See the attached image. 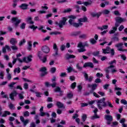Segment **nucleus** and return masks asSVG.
Segmentation results:
<instances>
[{
    "instance_id": "8fccbe9b",
    "label": "nucleus",
    "mask_w": 127,
    "mask_h": 127,
    "mask_svg": "<svg viewBox=\"0 0 127 127\" xmlns=\"http://www.w3.org/2000/svg\"><path fill=\"white\" fill-rule=\"evenodd\" d=\"M79 37L82 39H85V38H87V35L86 34H82L79 35Z\"/></svg>"
},
{
    "instance_id": "dca6fc26",
    "label": "nucleus",
    "mask_w": 127,
    "mask_h": 127,
    "mask_svg": "<svg viewBox=\"0 0 127 127\" xmlns=\"http://www.w3.org/2000/svg\"><path fill=\"white\" fill-rule=\"evenodd\" d=\"M76 57L74 55H70L68 53L66 54L65 55V58L66 60H69V59H74Z\"/></svg>"
},
{
    "instance_id": "0e129e2a",
    "label": "nucleus",
    "mask_w": 127,
    "mask_h": 127,
    "mask_svg": "<svg viewBox=\"0 0 127 127\" xmlns=\"http://www.w3.org/2000/svg\"><path fill=\"white\" fill-rule=\"evenodd\" d=\"M76 82H73L71 84L70 87L71 89H75L76 88Z\"/></svg>"
},
{
    "instance_id": "4468645a",
    "label": "nucleus",
    "mask_w": 127,
    "mask_h": 127,
    "mask_svg": "<svg viewBox=\"0 0 127 127\" xmlns=\"http://www.w3.org/2000/svg\"><path fill=\"white\" fill-rule=\"evenodd\" d=\"M16 96H17V92H16V91H14L9 95L10 99H11L12 101H14V97H16Z\"/></svg>"
},
{
    "instance_id": "2eb2a0df",
    "label": "nucleus",
    "mask_w": 127,
    "mask_h": 127,
    "mask_svg": "<svg viewBox=\"0 0 127 127\" xmlns=\"http://www.w3.org/2000/svg\"><path fill=\"white\" fill-rule=\"evenodd\" d=\"M106 50L111 54V56L115 55V50L114 49H111L110 47L108 46L106 47Z\"/></svg>"
},
{
    "instance_id": "6ab92c4d",
    "label": "nucleus",
    "mask_w": 127,
    "mask_h": 127,
    "mask_svg": "<svg viewBox=\"0 0 127 127\" xmlns=\"http://www.w3.org/2000/svg\"><path fill=\"white\" fill-rule=\"evenodd\" d=\"M112 68H115V65H111L108 66V67H107L106 68H105V71L106 73H110V72H111V71H112Z\"/></svg>"
},
{
    "instance_id": "680f3d73",
    "label": "nucleus",
    "mask_w": 127,
    "mask_h": 127,
    "mask_svg": "<svg viewBox=\"0 0 127 127\" xmlns=\"http://www.w3.org/2000/svg\"><path fill=\"white\" fill-rule=\"evenodd\" d=\"M54 91L55 92H59L60 93H61V88L59 87H57Z\"/></svg>"
},
{
    "instance_id": "7ed1b4c3",
    "label": "nucleus",
    "mask_w": 127,
    "mask_h": 127,
    "mask_svg": "<svg viewBox=\"0 0 127 127\" xmlns=\"http://www.w3.org/2000/svg\"><path fill=\"white\" fill-rule=\"evenodd\" d=\"M105 101H106V98H103L97 101V106L99 110L103 109V107H107V104Z\"/></svg>"
},
{
    "instance_id": "a211bd4d",
    "label": "nucleus",
    "mask_w": 127,
    "mask_h": 127,
    "mask_svg": "<svg viewBox=\"0 0 127 127\" xmlns=\"http://www.w3.org/2000/svg\"><path fill=\"white\" fill-rule=\"evenodd\" d=\"M56 106H58L59 109H65V106H64V104L61 102H57Z\"/></svg>"
},
{
    "instance_id": "4d7b16f0",
    "label": "nucleus",
    "mask_w": 127,
    "mask_h": 127,
    "mask_svg": "<svg viewBox=\"0 0 127 127\" xmlns=\"http://www.w3.org/2000/svg\"><path fill=\"white\" fill-rule=\"evenodd\" d=\"M26 25V24H25V23H22L21 26H20V28H21V29H25Z\"/></svg>"
},
{
    "instance_id": "a18cd8bd",
    "label": "nucleus",
    "mask_w": 127,
    "mask_h": 127,
    "mask_svg": "<svg viewBox=\"0 0 127 127\" xmlns=\"http://www.w3.org/2000/svg\"><path fill=\"white\" fill-rule=\"evenodd\" d=\"M16 72L18 73H20V68L19 67H17V68H15L14 70V74H15V73H16Z\"/></svg>"
},
{
    "instance_id": "bb28decb",
    "label": "nucleus",
    "mask_w": 127,
    "mask_h": 127,
    "mask_svg": "<svg viewBox=\"0 0 127 127\" xmlns=\"http://www.w3.org/2000/svg\"><path fill=\"white\" fill-rule=\"evenodd\" d=\"M17 60H18V61L20 62V63H22L23 62V61H22V60H21L20 59H19L18 58L17 59H14V60L12 61L13 65H14V64H15V63H16Z\"/></svg>"
},
{
    "instance_id": "1a4fd4ad",
    "label": "nucleus",
    "mask_w": 127,
    "mask_h": 127,
    "mask_svg": "<svg viewBox=\"0 0 127 127\" xmlns=\"http://www.w3.org/2000/svg\"><path fill=\"white\" fill-rule=\"evenodd\" d=\"M93 113H94V115L90 117L91 120H94L96 119H100V116L97 114L98 113V108H95V110H93Z\"/></svg>"
},
{
    "instance_id": "39448f33",
    "label": "nucleus",
    "mask_w": 127,
    "mask_h": 127,
    "mask_svg": "<svg viewBox=\"0 0 127 127\" xmlns=\"http://www.w3.org/2000/svg\"><path fill=\"white\" fill-rule=\"evenodd\" d=\"M52 83L51 84H49V82H46V87H49V86H51L52 88H55V87H56V86L57 85V82H56V76H54L53 77V78L52 79Z\"/></svg>"
},
{
    "instance_id": "49530a36",
    "label": "nucleus",
    "mask_w": 127,
    "mask_h": 127,
    "mask_svg": "<svg viewBox=\"0 0 127 127\" xmlns=\"http://www.w3.org/2000/svg\"><path fill=\"white\" fill-rule=\"evenodd\" d=\"M38 56L39 59H41L42 58V57L43 56V53H42V52H39L38 54Z\"/></svg>"
},
{
    "instance_id": "bf43d9fd",
    "label": "nucleus",
    "mask_w": 127,
    "mask_h": 127,
    "mask_svg": "<svg viewBox=\"0 0 127 127\" xmlns=\"http://www.w3.org/2000/svg\"><path fill=\"white\" fill-rule=\"evenodd\" d=\"M99 54H100V52L99 51L94 52L92 53V55H93V56H98Z\"/></svg>"
},
{
    "instance_id": "774afa93",
    "label": "nucleus",
    "mask_w": 127,
    "mask_h": 127,
    "mask_svg": "<svg viewBox=\"0 0 127 127\" xmlns=\"http://www.w3.org/2000/svg\"><path fill=\"white\" fill-rule=\"evenodd\" d=\"M3 71H1L0 72V78L2 79L3 80Z\"/></svg>"
},
{
    "instance_id": "412c9836",
    "label": "nucleus",
    "mask_w": 127,
    "mask_h": 127,
    "mask_svg": "<svg viewBox=\"0 0 127 127\" xmlns=\"http://www.w3.org/2000/svg\"><path fill=\"white\" fill-rule=\"evenodd\" d=\"M19 7H20V8L23 9V10H25V9H26L27 7H28V4L26 3H22L21 4V5L19 6Z\"/></svg>"
},
{
    "instance_id": "f8f14e48",
    "label": "nucleus",
    "mask_w": 127,
    "mask_h": 127,
    "mask_svg": "<svg viewBox=\"0 0 127 127\" xmlns=\"http://www.w3.org/2000/svg\"><path fill=\"white\" fill-rule=\"evenodd\" d=\"M42 51L44 53L47 54V53H49L50 51V49L47 46H44L42 47Z\"/></svg>"
},
{
    "instance_id": "9b49d317",
    "label": "nucleus",
    "mask_w": 127,
    "mask_h": 127,
    "mask_svg": "<svg viewBox=\"0 0 127 127\" xmlns=\"http://www.w3.org/2000/svg\"><path fill=\"white\" fill-rule=\"evenodd\" d=\"M20 120L22 123L23 124V126L24 127L26 126L27 124L29 123V120L28 119H27L26 120H24V118L23 116L20 117Z\"/></svg>"
},
{
    "instance_id": "5fc2aeb1",
    "label": "nucleus",
    "mask_w": 127,
    "mask_h": 127,
    "mask_svg": "<svg viewBox=\"0 0 127 127\" xmlns=\"http://www.w3.org/2000/svg\"><path fill=\"white\" fill-rule=\"evenodd\" d=\"M50 35H53L54 34L55 35H57V34H61V32H52L50 33Z\"/></svg>"
},
{
    "instance_id": "864d4df0",
    "label": "nucleus",
    "mask_w": 127,
    "mask_h": 127,
    "mask_svg": "<svg viewBox=\"0 0 127 127\" xmlns=\"http://www.w3.org/2000/svg\"><path fill=\"white\" fill-rule=\"evenodd\" d=\"M67 76V73L66 72H62L60 74V77H62V78H64V77H66Z\"/></svg>"
},
{
    "instance_id": "de8ad7c7",
    "label": "nucleus",
    "mask_w": 127,
    "mask_h": 127,
    "mask_svg": "<svg viewBox=\"0 0 127 127\" xmlns=\"http://www.w3.org/2000/svg\"><path fill=\"white\" fill-rule=\"evenodd\" d=\"M87 120V115L86 114H83L82 116V121L83 122H85Z\"/></svg>"
},
{
    "instance_id": "f3484780",
    "label": "nucleus",
    "mask_w": 127,
    "mask_h": 127,
    "mask_svg": "<svg viewBox=\"0 0 127 127\" xmlns=\"http://www.w3.org/2000/svg\"><path fill=\"white\" fill-rule=\"evenodd\" d=\"M53 49L55 50V54L53 55V56L56 57V56H57V55H58V48H57V45H56V44H54L53 46Z\"/></svg>"
},
{
    "instance_id": "a19ab883",
    "label": "nucleus",
    "mask_w": 127,
    "mask_h": 127,
    "mask_svg": "<svg viewBox=\"0 0 127 127\" xmlns=\"http://www.w3.org/2000/svg\"><path fill=\"white\" fill-rule=\"evenodd\" d=\"M83 74H84V77L85 79V81H88L89 76H88V74L86 73L85 72H83Z\"/></svg>"
},
{
    "instance_id": "72a5a7b5",
    "label": "nucleus",
    "mask_w": 127,
    "mask_h": 127,
    "mask_svg": "<svg viewBox=\"0 0 127 127\" xmlns=\"http://www.w3.org/2000/svg\"><path fill=\"white\" fill-rule=\"evenodd\" d=\"M9 115H10V112H9V111H5L2 115V117H5L6 116H9Z\"/></svg>"
},
{
    "instance_id": "338daca9",
    "label": "nucleus",
    "mask_w": 127,
    "mask_h": 127,
    "mask_svg": "<svg viewBox=\"0 0 127 127\" xmlns=\"http://www.w3.org/2000/svg\"><path fill=\"white\" fill-rule=\"evenodd\" d=\"M121 104H123V105H127V100H126L125 99L121 100Z\"/></svg>"
},
{
    "instance_id": "c85d7f7f",
    "label": "nucleus",
    "mask_w": 127,
    "mask_h": 127,
    "mask_svg": "<svg viewBox=\"0 0 127 127\" xmlns=\"http://www.w3.org/2000/svg\"><path fill=\"white\" fill-rule=\"evenodd\" d=\"M91 15L92 16V17H96V16L98 18H99V17H100V14L98 13L92 12L91 13Z\"/></svg>"
},
{
    "instance_id": "f257e3e1",
    "label": "nucleus",
    "mask_w": 127,
    "mask_h": 127,
    "mask_svg": "<svg viewBox=\"0 0 127 127\" xmlns=\"http://www.w3.org/2000/svg\"><path fill=\"white\" fill-rule=\"evenodd\" d=\"M74 21L73 19H69L68 20V22L70 25H72L74 27L78 28L79 26H82V25H83V24L81 22H87V21H88V18L87 17L85 16L83 18L78 19V23H76Z\"/></svg>"
},
{
    "instance_id": "a878e982",
    "label": "nucleus",
    "mask_w": 127,
    "mask_h": 127,
    "mask_svg": "<svg viewBox=\"0 0 127 127\" xmlns=\"http://www.w3.org/2000/svg\"><path fill=\"white\" fill-rule=\"evenodd\" d=\"M115 47H116L117 48H118V49H119L120 48H122L123 46H124V43H119L118 44H116L115 45Z\"/></svg>"
},
{
    "instance_id": "09e8293b",
    "label": "nucleus",
    "mask_w": 127,
    "mask_h": 127,
    "mask_svg": "<svg viewBox=\"0 0 127 127\" xmlns=\"http://www.w3.org/2000/svg\"><path fill=\"white\" fill-rule=\"evenodd\" d=\"M108 64H109V65H114V64H117V61H116V60H114L111 62H110Z\"/></svg>"
},
{
    "instance_id": "3c124183",
    "label": "nucleus",
    "mask_w": 127,
    "mask_h": 127,
    "mask_svg": "<svg viewBox=\"0 0 127 127\" xmlns=\"http://www.w3.org/2000/svg\"><path fill=\"white\" fill-rule=\"evenodd\" d=\"M51 73H52V74H54V73H55V72H56V67H52V68H51Z\"/></svg>"
},
{
    "instance_id": "b1692460",
    "label": "nucleus",
    "mask_w": 127,
    "mask_h": 127,
    "mask_svg": "<svg viewBox=\"0 0 127 127\" xmlns=\"http://www.w3.org/2000/svg\"><path fill=\"white\" fill-rule=\"evenodd\" d=\"M32 19V18L31 17H28L26 18V21L27 22V23H30V24H33L34 23V22L31 20Z\"/></svg>"
},
{
    "instance_id": "6e6552de",
    "label": "nucleus",
    "mask_w": 127,
    "mask_h": 127,
    "mask_svg": "<svg viewBox=\"0 0 127 127\" xmlns=\"http://www.w3.org/2000/svg\"><path fill=\"white\" fill-rule=\"evenodd\" d=\"M115 19L116 21L115 25L116 26V27H119V26H120V24L122 23V17L120 16H118L115 17Z\"/></svg>"
},
{
    "instance_id": "20e7f679",
    "label": "nucleus",
    "mask_w": 127,
    "mask_h": 127,
    "mask_svg": "<svg viewBox=\"0 0 127 127\" xmlns=\"http://www.w3.org/2000/svg\"><path fill=\"white\" fill-rule=\"evenodd\" d=\"M66 21H67V18L63 17L62 20H60L59 22L58 21L55 22V24L58 25L60 28H62L65 24H66Z\"/></svg>"
},
{
    "instance_id": "603ef678",
    "label": "nucleus",
    "mask_w": 127,
    "mask_h": 127,
    "mask_svg": "<svg viewBox=\"0 0 127 127\" xmlns=\"http://www.w3.org/2000/svg\"><path fill=\"white\" fill-rule=\"evenodd\" d=\"M103 73H101L100 72H98L96 74V77H97V78H102V77H103Z\"/></svg>"
},
{
    "instance_id": "aec40b11",
    "label": "nucleus",
    "mask_w": 127,
    "mask_h": 127,
    "mask_svg": "<svg viewBox=\"0 0 127 127\" xmlns=\"http://www.w3.org/2000/svg\"><path fill=\"white\" fill-rule=\"evenodd\" d=\"M83 67H90V68H94V64L92 63H85L83 65Z\"/></svg>"
},
{
    "instance_id": "37998d69",
    "label": "nucleus",
    "mask_w": 127,
    "mask_h": 127,
    "mask_svg": "<svg viewBox=\"0 0 127 127\" xmlns=\"http://www.w3.org/2000/svg\"><path fill=\"white\" fill-rule=\"evenodd\" d=\"M26 42V41L25 40V39H23L22 40H21L20 43H19V46H21V45L24 44Z\"/></svg>"
},
{
    "instance_id": "473e14b6",
    "label": "nucleus",
    "mask_w": 127,
    "mask_h": 127,
    "mask_svg": "<svg viewBox=\"0 0 127 127\" xmlns=\"http://www.w3.org/2000/svg\"><path fill=\"white\" fill-rule=\"evenodd\" d=\"M73 93L72 92L68 93L67 94L66 98L69 99H72V98H73Z\"/></svg>"
},
{
    "instance_id": "5701e85b",
    "label": "nucleus",
    "mask_w": 127,
    "mask_h": 127,
    "mask_svg": "<svg viewBox=\"0 0 127 127\" xmlns=\"http://www.w3.org/2000/svg\"><path fill=\"white\" fill-rule=\"evenodd\" d=\"M10 43L12 45H16V43H17V41L15 38H11L10 40Z\"/></svg>"
},
{
    "instance_id": "ddd939ff",
    "label": "nucleus",
    "mask_w": 127,
    "mask_h": 127,
    "mask_svg": "<svg viewBox=\"0 0 127 127\" xmlns=\"http://www.w3.org/2000/svg\"><path fill=\"white\" fill-rule=\"evenodd\" d=\"M32 57V55H30V56L27 57V60L26 61V58H23V62H25V63H28L29 62H31L32 61V59L31 58Z\"/></svg>"
},
{
    "instance_id": "0eeeda50",
    "label": "nucleus",
    "mask_w": 127,
    "mask_h": 127,
    "mask_svg": "<svg viewBox=\"0 0 127 127\" xmlns=\"http://www.w3.org/2000/svg\"><path fill=\"white\" fill-rule=\"evenodd\" d=\"M105 119L106 120L107 124L109 126L111 125V122H113V116L109 115H105Z\"/></svg>"
},
{
    "instance_id": "ea45409f",
    "label": "nucleus",
    "mask_w": 127,
    "mask_h": 127,
    "mask_svg": "<svg viewBox=\"0 0 127 127\" xmlns=\"http://www.w3.org/2000/svg\"><path fill=\"white\" fill-rule=\"evenodd\" d=\"M40 59L41 61H42L43 63H45V62H46V61H47V57L46 56H45L44 57L43 59H42V58Z\"/></svg>"
},
{
    "instance_id": "6e6d98bb",
    "label": "nucleus",
    "mask_w": 127,
    "mask_h": 127,
    "mask_svg": "<svg viewBox=\"0 0 127 127\" xmlns=\"http://www.w3.org/2000/svg\"><path fill=\"white\" fill-rule=\"evenodd\" d=\"M90 42L91 44H96V43H97V41H95L94 39H91L90 40Z\"/></svg>"
},
{
    "instance_id": "e2e57ef3",
    "label": "nucleus",
    "mask_w": 127,
    "mask_h": 127,
    "mask_svg": "<svg viewBox=\"0 0 127 127\" xmlns=\"http://www.w3.org/2000/svg\"><path fill=\"white\" fill-rule=\"evenodd\" d=\"M70 11H72V9H71L70 8H68L64 10V13H66L67 12H70Z\"/></svg>"
},
{
    "instance_id": "4c0bfd02",
    "label": "nucleus",
    "mask_w": 127,
    "mask_h": 127,
    "mask_svg": "<svg viewBox=\"0 0 127 127\" xmlns=\"http://www.w3.org/2000/svg\"><path fill=\"white\" fill-rule=\"evenodd\" d=\"M119 124V123L117 122H114L111 123V127H117V126H118V125Z\"/></svg>"
},
{
    "instance_id": "c756f323",
    "label": "nucleus",
    "mask_w": 127,
    "mask_h": 127,
    "mask_svg": "<svg viewBox=\"0 0 127 127\" xmlns=\"http://www.w3.org/2000/svg\"><path fill=\"white\" fill-rule=\"evenodd\" d=\"M109 26L108 25H103L102 27H99L98 29H100L101 31H103L104 29H108Z\"/></svg>"
},
{
    "instance_id": "69168bd1",
    "label": "nucleus",
    "mask_w": 127,
    "mask_h": 127,
    "mask_svg": "<svg viewBox=\"0 0 127 127\" xmlns=\"http://www.w3.org/2000/svg\"><path fill=\"white\" fill-rule=\"evenodd\" d=\"M94 82H95V83H101L102 80H101V79L98 78L96 79L95 80Z\"/></svg>"
},
{
    "instance_id": "423d86ee",
    "label": "nucleus",
    "mask_w": 127,
    "mask_h": 127,
    "mask_svg": "<svg viewBox=\"0 0 127 127\" xmlns=\"http://www.w3.org/2000/svg\"><path fill=\"white\" fill-rule=\"evenodd\" d=\"M21 19H19L17 17H13L11 18L12 23H14L15 26L17 27L18 26L19 23L21 22Z\"/></svg>"
},
{
    "instance_id": "2f4dec72",
    "label": "nucleus",
    "mask_w": 127,
    "mask_h": 127,
    "mask_svg": "<svg viewBox=\"0 0 127 127\" xmlns=\"http://www.w3.org/2000/svg\"><path fill=\"white\" fill-rule=\"evenodd\" d=\"M35 120H36V124L38 125V124H40V120H39V118L38 117V115H35Z\"/></svg>"
},
{
    "instance_id": "9d476101",
    "label": "nucleus",
    "mask_w": 127,
    "mask_h": 127,
    "mask_svg": "<svg viewBox=\"0 0 127 127\" xmlns=\"http://www.w3.org/2000/svg\"><path fill=\"white\" fill-rule=\"evenodd\" d=\"M39 71H40V72H42L41 73V77H44V76H45V75H47V71H46L47 69H46V67H43L40 68Z\"/></svg>"
},
{
    "instance_id": "7c9ffc66",
    "label": "nucleus",
    "mask_w": 127,
    "mask_h": 127,
    "mask_svg": "<svg viewBox=\"0 0 127 127\" xmlns=\"http://www.w3.org/2000/svg\"><path fill=\"white\" fill-rule=\"evenodd\" d=\"M92 2H93V1L89 0V2L85 1V2H84L83 3L84 5H85V6H88V5H91V4H92Z\"/></svg>"
},
{
    "instance_id": "79ce46f5",
    "label": "nucleus",
    "mask_w": 127,
    "mask_h": 127,
    "mask_svg": "<svg viewBox=\"0 0 127 127\" xmlns=\"http://www.w3.org/2000/svg\"><path fill=\"white\" fill-rule=\"evenodd\" d=\"M114 14L115 15H117V16H121V15H122V14H121V13H120V12L118 10H115L114 11Z\"/></svg>"
},
{
    "instance_id": "13d9d810",
    "label": "nucleus",
    "mask_w": 127,
    "mask_h": 127,
    "mask_svg": "<svg viewBox=\"0 0 127 127\" xmlns=\"http://www.w3.org/2000/svg\"><path fill=\"white\" fill-rule=\"evenodd\" d=\"M97 84H96V83H95V84H92V90H96V89H97Z\"/></svg>"
},
{
    "instance_id": "cd10ccee",
    "label": "nucleus",
    "mask_w": 127,
    "mask_h": 127,
    "mask_svg": "<svg viewBox=\"0 0 127 127\" xmlns=\"http://www.w3.org/2000/svg\"><path fill=\"white\" fill-rule=\"evenodd\" d=\"M40 116L41 117H44V116H47V117H50V115H49V113H44L43 112H40Z\"/></svg>"
},
{
    "instance_id": "c9c22d12",
    "label": "nucleus",
    "mask_w": 127,
    "mask_h": 127,
    "mask_svg": "<svg viewBox=\"0 0 127 127\" xmlns=\"http://www.w3.org/2000/svg\"><path fill=\"white\" fill-rule=\"evenodd\" d=\"M10 48L13 51L18 50V48L16 46V45H12V46H10Z\"/></svg>"
},
{
    "instance_id": "58836bf2",
    "label": "nucleus",
    "mask_w": 127,
    "mask_h": 127,
    "mask_svg": "<svg viewBox=\"0 0 127 127\" xmlns=\"http://www.w3.org/2000/svg\"><path fill=\"white\" fill-rule=\"evenodd\" d=\"M102 14H109V13H110V10L108 9L103 10L102 11Z\"/></svg>"
},
{
    "instance_id": "f03ea898",
    "label": "nucleus",
    "mask_w": 127,
    "mask_h": 127,
    "mask_svg": "<svg viewBox=\"0 0 127 127\" xmlns=\"http://www.w3.org/2000/svg\"><path fill=\"white\" fill-rule=\"evenodd\" d=\"M77 47L80 48V49H78V52L79 53H81V52H85V51H86L85 47H89V44H88V42H85L84 43L80 42L78 44Z\"/></svg>"
},
{
    "instance_id": "052dcab7",
    "label": "nucleus",
    "mask_w": 127,
    "mask_h": 127,
    "mask_svg": "<svg viewBox=\"0 0 127 127\" xmlns=\"http://www.w3.org/2000/svg\"><path fill=\"white\" fill-rule=\"evenodd\" d=\"M66 48V46L64 45H62L61 46L60 49L61 51H64L65 50V49Z\"/></svg>"
},
{
    "instance_id": "e433bc0d",
    "label": "nucleus",
    "mask_w": 127,
    "mask_h": 127,
    "mask_svg": "<svg viewBox=\"0 0 127 127\" xmlns=\"http://www.w3.org/2000/svg\"><path fill=\"white\" fill-rule=\"evenodd\" d=\"M112 40L113 42H116V41L119 42V41H120V39H119V37H115L112 38Z\"/></svg>"
},
{
    "instance_id": "c03bdc74",
    "label": "nucleus",
    "mask_w": 127,
    "mask_h": 127,
    "mask_svg": "<svg viewBox=\"0 0 127 127\" xmlns=\"http://www.w3.org/2000/svg\"><path fill=\"white\" fill-rule=\"evenodd\" d=\"M9 108L10 110H14L15 109V107H14V105H13V104H12V103L9 104Z\"/></svg>"
},
{
    "instance_id": "393cba45",
    "label": "nucleus",
    "mask_w": 127,
    "mask_h": 127,
    "mask_svg": "<svg viewBox=\"0 0 127 127\" xmlns=\"http://www.w3.org/2000/svg\"><path fill=\"white\" fill-rule=\"evenodd\" d=\"M117 30H118V27H113V30L109 31V33H110V34H114V33H115V32H116Z\"/></svg>"
},
{
    "instance_id": "f704fd0d",
    "label": "nucleus",
    "mask_w": 127,
    "mask_h": 127,
    "mask_svg": "<svg viewBox=\"0 0 127 127\" xmlns=\"http://www.w3.org/2000/svg\"><path fill=\"white\" fill-rule=\"evenodd\" d=\"M31 47H32V43L31 41H30L28 42V46L27 48V49L29 50V51H30L31 50Z\"/></svg>"
},
{
    "instance_id": "4be33fe9",
    "label": "nucleus",
    "mask_w": 127,
    "mask_h": 127,
    "mask_svg": "<svg viewBox=\"0 0 127 127\" xmlns=\"http://www.w3.org/2000/svg\"><path fill=\"white\" fill-rule=\"evenodd\" d=\"M81 34V31L72 32L70 33L71 36H78V35H80Z\"/></svg>"
}]
</instances>
